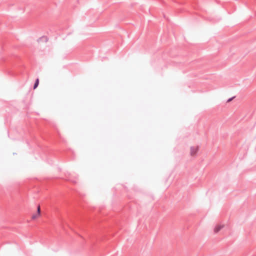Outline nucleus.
I'll return each instance as SVG.
<instances>
[{
  "instance_id": "obj_1",
  "label": "nucleus",
  "mask_w": 256,
  "mask_h": 256,
  "mask_svg": "<svg viewBox=\"0 0 256 256\" xmlns=\"http://www.w3.org/2000/svg\"><path fill=\"white\" fill-rule=\"evenodd\" d=\"M199 150V147L197 146H193L190 148V154L191 156H194L197 154Z\"/></svg>"
},
{
  "instance_id": "obj_2",
  "label": "nucleus",
  "mask_w": 256,
  "mask_h": 256,
  "mask_svg": "<svg viewBox=\"0 0 256 256\" xmlns=\"http://www.w3.org/2000/svg\"><path fill=\"white\" fill-rule=\"evenodd\" d=\"M224 226V225L223 224H216L214 229V232L215 234L218 233L222 228H223Z\"/></svg>"
},
{
  "instance_id": "obj_3",
  "label": "nucleus",
  "mask_w": 256,
  "mask_h": 256,
  "mask_svg": "<svg viewBox=\"0 0 256 256\" xmlns=\"http://www.w3.org/2000/svg\"><path fill=\"white\" fill-rule=\"evenodd\" d=\"M252 134L254 138H256V122L254 124L252 128Z\"/></svg>"
},
{
  "instance_id": "obj_4",
  "label": "nucleus",
  "mask_w": 256,
  "mask_h": 256,
  "mask_svg": "<svg viewBox=\"0 0 256 256\" xmlns=\"http://www.w3.org/2000/svg\"><path fill=\"white\" fill-rule=\"evenodd\" d=\"M40 216H38V214L32 215V220H35L40 217Z\"/></svg>"
},
{
  "instance_id": "obj_5",
  "label": "nucleus",
  "mask_w": 256,
  "mask_h": 256,
  "mask_svg": "<svg viewBox=\"0 0 256 256\" xmlns=\"http://www.w3.org/2000/svg\"><path fill=\"white\" fill-rule=\"evenodd\" d=\"M37 214H38V216H40V206H38V207Z\"/></svg>"
},
{
  "instance_id": "obj_6",
  "label": "nucleus",
  "mask_w": 256,
  "mask_h": 256,
  "mask_svg": "<svg viewBox=\"0 0 256 256\" xmlns=\"http://www.w3.org/2000/svg\"><path fill=\"white\" fill-rule=\"evenodd\" d=\"M38 81H36V82L34 84V88L35 89L38 86Z\"/></svg>"
},
{
  "instance_id": "obj_7",
  "label": "nucleus",
  "mask_w": 256,
  "mask_h": 256,
  "mask_svg": "<svg viewBox=\"0 0 256 256\" xmlns=\"http://www.w3.org/2000/svg\"><path fill=\"white\" fill-rule=\"evenodd\" d=\"M234 98H234H230V99H228V101H227V102H230L231 100H232Z\"/></svg>"
}]
</instances>
